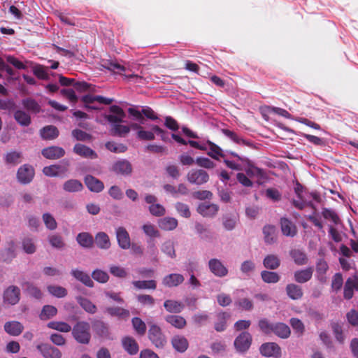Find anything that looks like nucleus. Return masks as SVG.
Here are the masks:
<instances>
[{"label": "nucleus", "mask_w": 358, "mask_h": 358, "mask_svg": "<svg viewBox=\"0 0 358 358\" xmlns=\"http://www.w3.org/2000/svg\"><path fill=\"white\" fill-rule=\"evenodd\" d=\"M171 344L173 348L178 352H185L189 346L187 339L180 335L173 336L171 339Z\"/></svg>", "instance_id": "bb28decb"}, {"label": "nucleus", "mask_w": 358, "mask_h": 358, "mask_svg": "<svg viewBox=\"0 0 358 358\" xmlns=\"http://www.w3.org/2000/svg\"><path fill=\"white\" fill-rule=\"evenodd\" d=\"M22 158V152L15 150L8 152L3 157L4 162L6 164L14 166L21 163Z\"/></svg>", "instance_id": "f704fd0d"}, {"label": "nucleus", "mask_w": 358, "mask_h": 358, "mask_svg": "<svg viewBox=\"0 0 358 358\" xmlns=\"http://www.w3.org/2000/svg\"><path fill=\"white\" fill-rule=\"evenodd\" d=\"M48 241L52 247L57 249H62L65 246L63 238L59 234H52L49 236Z\"/></svg>", "instance_id": "13d9d810"}, {"label": "nucleus", "mask_w": 358, "mask_h": 358, "mask_svg": "<svg viewBox=\"0 0 358 358\" xmlns=\"http://www.w3.org/2000/svg\"><path fill=\"white\" fill-rule=\"evenodd\" d=\"M165 309L171 313H180L184 309V304L182 302L175 300H166L164 303Z\"/></svg>", "instance_id": "58836bf2"}, {"label": "nucleus", "mask_w": 358, "mask_h": 358, "mask_svg": "<svg viewBox=\"0 0 358 358\" xmlns=\"http://www.w3.org/2000/svg\"><path fill=\"white\" fill-rule=\"evenodd\" d=\"M131 324L136 334L140 336H143L145 334L147 329L146 324L140 317H133Z\"/></svg>", "instance_id": "c03bdc74"}, {"label": "nucleus", "mask_w": 358, "mask_h": 358, "mask_svg": "<svg viewBox=\"0 0 358 358\" xmlns=\"http://www.w3.org/2000/svg\"><path fill=\"white\" fill-rule=\"evenodd\" d=\"M289 324L296 334H299V336L303 334L305 326L301 320L292 317L289 320Z\"/></svg>", "instance_id": "680f3d73"}, {"label": "nucleus", "mask_w": 358, "mask_h": 358, "mask_svg": "<svg viewBox=\"0 0 358 358\" xmlns=\"http://www.w3.org/2000/svg\"><path fill=\"white\" fill-rule=\"evenodd\" d=\"M110 114L105 115V119L111 124V126L115 124H120L123 122V119L126 117V114L123 109L117 105H113L109 108Z\"/></svg>", "instance_id": "0eeeda50"}, {"label": "nucleus", "mask_w": 358, "mask_h": 358, "mask_svg": "<svg viewBox=\"0 0 358 358\" xmlns=\"http://www.w3.org/2000/svg\"><path fill=\"white\" fill-rule=\"evenodd\" d=\"M208 173L203 169H193L187 174V181L193 185H202L209 180Z\"/></svg>", "instance_id": "39448f33"}, {"label": "nucleus", "mask_w": 358, "mask_h": 358, "mask_svg": "<svg viewBox=\"0 0 358 358\" xmlns=\"http://www.w3.org/2000/svg\"><path fill=\"white\" fill-rule=\"evenodd\" d=\"M185 278L182 275L179 273H171L166 275L163 278L162 283L166 287H173L182 284Z\"/></svg>", "instance_id": "a878e982"}, {"label": "nucleus", "mask_w": 358, "mask_h": 358, "mask_svg": "<svg viewBox=\"0 0 358 358\" xmlns=\"http://www.w3.org/2000/svg\"><path fill=\"white\" fill-rule=\"evenodd\" d=\"M94 243L100 249L108 250L110 247L109 236L105 232L101 231L97 233L94 239Z\"/></svg>", "instance_id": "473e14b6"}, {"label": "nucleus", "mask_w": 358, "mask_h": 358, "mask_svg": "<svg viewBox=\"0 0 358 358\" xmlns=\"http://www.w3.org/2000/svg\"><path fill=\"white\" fill-rule=\"evenodd\" d=\"M264 241L266 244L271 245L276 242V227L274 225L267 224L263 228Z\"/></svg>", "instance_id": "c85d7f7f"}, {"label": "nucleus", "mask_w": 358, "mask_h": 358, "mask_svg": "<svg viewBox=\"0 0 358 358\" xmlns=\"http://www.w3.org/2000/svg\"><path fill=\"white\" fill-rule=\"evenodd\" d=\"M35 170L34 167L28 164L22 165L17 171V179L21 184H29L34 179Z\"/></svg>", "instance_id": "423d86ee"}, {"label": "nucleus", "mask_w": 358, "mask_h": 358, "mask_svg": "<svg viewBox=\"0 0 358 358\" xmlns=\"http://www.w3.org/2000/svg\"><path fill=\"white\" fill-rule=\"evenodd\" d=\"M206 144L208 145V148L210 150V151L207 152L208 156L217 160H218L220 157H224V155L220 146L210 141H207Z\"/></svg>", "instance_id": "49530a36"}, {"label": "nucleus", "mask_w": 358, "mask_h": 358, "mask_svg": "<svg viewBox=\"0 0 358 358\" xmlns=\"http://www.w3.org/2000/svg\"><path fill=\"white\" fill-rule=\"evenodd\" d=\"M65 150L59 146H50L42 150V155L48 159H58L65 155Z\"/></svg>", "instance_id": "f3484780"}, {"label": "nucleus", "mask_w": 358, "mask_h": 358, "mask_svg": "<svg viewBox=\"0 0 358 358\" xmlns=\"http://www.w3.org/2000/svg\"><path fill=\"white\" fill-rule=\"evenodd\" d=\"M166 322L176 329H182L187 325L186 320L178 315H168L165 317Z\"/></svg>", "instance_id": "72a5a7b5"}, {"label": "nucleus", "mask_w": 358, "mask_h": 358, "mask_svg": "<svg viewBox=\"0 0 358 358\" xmlns=\"http://www.w3.org/2000/svg\"><path fill=\"white\" fill-rule=\"evenodd\" d=\"M322 215L324 219L331 220L335 224H338L340 222V218L338 215L334 210L331 209L326 208H323Z\"/></svg>", "instance_id": "e2e57ef3"}, {"label": "nucleus", "mask_w": 358, "mask_h": 358, "mask_svg": "<svg viewBox=\"0 0 358 358\" xmlns=\"http://www.w3.org/2000/svg\"><path fill=\"white\" fill-rule=\"evenodd\" d=\"M289 255L296 265L303 266L308 262L307 255L300 249H292L289 251Z\"/></svg>", "instance_id": "cd10ccee"}, {"label": "nucleus", "mask_w": 358, "mask_h": 358, "mask_svg": "<svg viewBox=\"0 0 358 358\" xmlns=\"http://www.w3.org/2000/svg\"><path fill=\"white\" fill-rule=\"evenodd\" d=\"M57 313V309L51 305H45L43 307L40 314V318L42 320H47L55 316Z\"/></svg>", "instance_id": "603ef678"}, {"label": "nucleus", "mask_w": 358, "mask_h": 358, "mask_svg": "<svg viewBox=\"0 0 358 358\" xmlns=\"http://www.w3.org/2000/svg\"><path fill=\"white\" fill-rule=\"evenodd\" d=\"M229 315L226 312H220L217 314V322L215 323V329L218 332L224 331L227 328V320Z\"/></svg>", "instance_id": "37998d69"}, {"label": "nucleus", "mask_w": 358, "mask_h": 358, "mask_svg": "<svg viewBox=\"0 0 358 358\" xmlns=\"http://www.w3.org/2000/svg\"><path fill=\"white\" fill-rule=\"evenodd\" d=\"M313 273V267L297 270L294 273V279L297 283L303 284L309 281Z\"/></svg>", "instance_id": "412c9836"}, {"label": "nucleus", "mask_w": 358, "mask_h": 358, "mask_svg": "<svg viewBox=\"0 0 358 358\" xmlns=\"http://www.w3.org/2000/svg\"><path fill=\"white\" fill-rule=\"evenodd\" d=\"M47 289L51 295L57 298H64L68 294L66 288L59 285H48Z\"/></svg>", "instance_id": "864d4df0"}, {"label": "nucleus", "mask_w": 358, "mask_h": 358, "mask_svg": "<svg viewBox=\"0 0 358 358\" xmlns=\"http://www.w3.org/2000/svg\"><path fill=\"white\" fill-rule=\"evenodd\" d=\"M148 338L157 348H163L166 344V338L162 333L161 328L157 324H152L148 329Z\"/></svg>", "instance_id": "20e7f679"}, {"label": "nucleus", "mask_w": 358, "mask_h": 358, "mask_svg": "<svg viewBox=\"0 0 358 358\" xmlns=\"http://www.w3.org/2000/svg\"><path fill=\"white\" fill-rule=\"evenodd\" d=\"M272 333L280 338L286 339L289 337L291 334L290 328L288 325L283 322L274 323Z\"/></svg>", "instance_id": "393cba45"}, {"label": "nucleus", "mask_w": 358, "mask_h": 358, "mask_svg": "<svg viewBox=\"0 0 358 358\" xmlns=\"http://www.w3.org/2000/svg\"><path fill=\"white\" fill-rule=\"evenodd\" d=\"M260 354L266 357L279 358L281 357V348L274 342L263 343L259 348Z\"/></svg>", "instance_id": "6e6552de"}, {"label": "nucleus", "mask_w": 358, "mask_h": 358, "mask_svg": "<svg viewBox=\"0 0 358 358\" xmlns=\"http://www.w3.org/2000/svg\"><path fill=\"white\" fill-rule=\"evenodd\" d=\"M71 134L76 140L80 141H90L92 138L91 134L79 129H73Z\"/></svg>", "instance_id": "052dcab7"}, {"label": "nucleus", "mask_w": 358, "mask_h": 358, "mask_svg": "<svg viewBox=\"0 0 358 358\" xmlns=\"http://www.w3.org/2000/svg\"><path fill=\"white\" fill-rule=\"evenodd\" d=\"M84 182L87 187L93 192H101L104 188L103 182L91 175L86 176Z\"/></svg>", "instance_id": "aec40b11"}, {"label": "nucleus", "mask_w": 358, "mask_h": 358, "mask_svg": "<svg viewBox=\"0 0 358 358\" xmlns=\"http://www.w3.org/2000/svg\"><path fill=\"white\" fill-rule=\"evenodd\" d=\"M316 278L321 283H325L327 280V273L329 270V265L323 258L317 259L315 265Z\"/></svg>", "instance_id": "dca6fc26"}, {"label": "nucleus", "mask_w": 358, "mask_h": 358, "mask_svg": "<svg viewBox=\"0 0 358 358\" xmlns=\"http://www.w3.org/2000/svg\"><path fill=\"white\" fill-rule=\"evenodd\" d=\"M122 345L124 350L131 355H136L139 350L138 344L131 336H127L122 338Z\"/></svg>", "instance_id": "6ab92c4d"}, {"label": "nucleus", "mask_w": 358, "mask_h": 358, "mask_svg": "<svg viewBox=\"0 0 358 358\" xmlns=\"http://www.w3.org/2000/svg\"><path fill=\"white\" fill-rule=\"evenodd\" d=\"M76 301L87 313L92 315L96 313L97 308L96 305L94 304L90 299L79 296L76 297Z\"/></svg>", "instance_id": "e433bc0d"}, {"label": "nucleus", "mask_w": 358, "mask_h": 358, "mask_svg": "<svg viewBox=\"0 0 358 358\" xmlns=\"http://www.w3.org/2000/svg\"><path fill=\"white\" fill-rule=\"evenodd\" d=\"M264 266L269 270H275L280 265V259L275 255H268L263 260Z\"/></svg>", "instance_id": "4c0bfd02"}, {"label": "nucleus", "mask_w": 358, "mask_h": 358, "mask_svg": "<svg viewBox=\"0 0 358 358\" xmlns=\"http://www.w3.org/2000/svg\"><path fill=\"white\" fill-rule=\"evenodd\" d=\"M285 291L288 297L292 300L301 299L303 296L301 287L294 283L287 284L285 287Z\"/></svg>", "instance_id": "b1692460"}, {"label": "nucleus", "mask_w": 358, "mask_h": 358, "mask_svg": "<svg viewBox=\"0 0 358 358\" xmlns=\"http://www.w3.org/2000/svg\"><path fill=\"white\" fill-rule=\"evenodd\" d=\"M73 151L75 154L83 158L94 159L98 157V155L94 150L81 143H76L73 148Z\"/></svg>", "instance_id": "4468645a"}, {"label": "nucleus", "mask_w": 358, "mask_h": 358, "mask_svg": "<svg viewBox=\"0 0 358 358\" xmlns=\"http://www.w3.org/2000/svg\"><path fill=\"white\" fill-rule=\"evenodd\" d=\"M134 286L138 289H155L157 287V282L154 280H136L133 281Z\"/></svg>", "instance_id": "5fc2aeb1"}, {"label": "nucleus", "mask_w": 358, "mask_h": 358, "mask_svg": "<svg viewBox=\"0 0 358 358\" xmlns=\"http://www.w3.org/2000/svg\"><path fill=\"white\" fill-rule=\"evenodd\" d=\"M115 234L119 247L123 250L130 248L131 239L127 229L123 227H119L116 229Z\"/></svg>", "instance_id": "9b49d317"}, {"label": "nucleus", "mask_w": 358, "mask_h": 358, "mask_svg": "<svg viewBox=\"0 0 358 358\" xmlns=\"http://www.w3.org/2000/svg\"><path fill=\"white\" fill-rule=\"evenodd\" d=\"M159 227L164 231H171L178 226V220L176 218L166 217L158 220Z\"/></svg>", "instance_id": "c9c22d12"}, {"label": "nucleus", "mask_w": 358, "mask_h": 358, "mask_svg": "<svg viewBox=\"0 0 358 358\" xmlns=\"http://www.w3.org/2000/svg\"><path fill=\"white\" fill-rule=\"evenodd\" d=\"M48 327L60 332L68 333L72 328L70 324L64 322L52 321L48 324Z\"/></svg>", "instance_id": "8fccbe9b"}, {"label": "nucleus", "mask_w": 358, "mask_h": 358, "mask_svg": "<svg viewBox=\"0 0 358 358\" xmlns=\"http://www.w3.org/2000/svg\"><path fill=\"white\" fill-rule=\"evenodd\" d=\"M130 131V127L127 125L115 124L112 125L110 133L113 136H124Z\"/></svg>", "instance_id": "6e6d98bb"}, {"label": "nucleus", "mask_w": 358, "mask_h": 358, "mask_svg": "<svg viewBox=\"0 0 358 358\" xmlns=\"http://www.w3.org/2000/svg\"><path fill=\"white\" fill-rule=\"evenodd\" d=\"M71 334L77 343L88 345L92 338L90 323L86 321L77 322L71 329Z\"/></svg>", "instance_id": "f257e3e1"}, {"label": "nucleus", "mask_w": 358, "mask_h": 358, "mask_svg": "<svg viewBox=\"0 0 358 358\" xmlns=\"http://www.w3.org/2000/svg\"><path fill=\"white\" fill-rule=\"evenodd\" d=\"M40 136L42 139L50 141L57 138L59 135L58 129L54 125H48L40 129Z\"/></svg>", "instance_id": "5701e85b"}, {"label": "nucleus", "mask_w": 358, "mask_h": 358, "mask_svg": "<svg viewBox=\"0 0 358 358\" xmlns=\"http://www.w3.org/2000/svg\"><path fill=\"white\" fill-rule=\"evenodd\" d=\"M261 278L266 283H277L280 279L278 273L266 270L261 272Z\"/></svg>", "instance_id": "09e8293b"}, {"label": "nucleus", "mask_w": 358, "mask_h": 358, "mask_svg": "<svg viewBox=\"0 0 358 358\" xmlns=\"http://www.w3.org/2000/svg\"><path fill=\"white\" fill-rule=\"evenodd\" d=\"M331 327L336 341L340 343H343L345 336L343 335L342 325L338 322H333Z\"/></svg>", "instance_id": "4d7b16f0"}, {"label": "nucleus", "mask_w": 358, "mask_h": 358, "mask_svg": "<svg viewBox=\"0 0 358 358\" xmlns=\"http://www.w3.org/2000/svg\"><path fill=\"white\" fill-rule=\"evenodd\" d=\"M273 324L274 323H271L266 318L260 319L258 322L259 329L267 335L272 333Z\"/></svg>", "instance_id": "338daca9"}, {"label": "nucleus", "mask_w": 358, "mask_h": 358, "mask_svg": "<svg viewBox=\"0 0 358 358\" xmlns=\"http://www.w3.org/2000/svg\"><path fill=\"white\" fill-rule=\"evenodd\" d=\"M2 299L4 304L15 306L20 301L21 290L16 285H9L3 290Z\"/></svg>", "instance_id": "7ed1b4c3"}, {"label": "nucleus", "mask_w": 358, "mask_h": 358, "mask_svg": "<svg viewBox=\"0 0 358 358\" xmlns=\"http://www.w3.org/2000/svg\"><path fill=\"white\" fill-rule=\"evenodd\" d=\"M237 218L234 215H224L222 218V224L227 231L233 230L236 224Z\"/></svg>", "instance_id": "69168bd1"}, {"label": "nucleus", "mask_w": 358, "mask_h": 358, "mask_svg": "<svg viewBox=\"0 0 358 358\" xmlns=\"http://www.w3.org/2000/svg\"><path fill=\"white\" fill-rule=\"evenodd\" d=\"M142 229L143 232L149 237L158 238L160 236L159 231L154 224H145L143 225Z\"/></svg>", "instance_id": "774afa93"}, {"label": "nucleus", "mask_w": 358, "mask_h": 358, "mask_svg": "<svg viewBox=\"0 0 358 358\" xmlns=\"http://www.w3.org/2000/svg\"><path fill=\"white\" fill-rule=\"evenodd\" d=\"M37 349L44 358H61L62 356V352L58 348L49 344L38 345Z\"/></svg>", "instance_id": "2eb2a0df"}, {"label": "nucleus", "mask_w": 358, "mask_h": 358, "mask_svg": "<svg viewBox=\"0 0 358 358\" xmlns=\"http://www.w3.org/2000/svg\"><path fill=\"white\" fill-rule=\"evenodd\" d=\"M3 329L8 334L17 336L23 331L24 327L20 322L9 321L4 324Z\"/></svg>", "instance_id": "4be33fe9"}, {"label": "nucleus", "mask_w": 358, "mask_h": 358, "mask_svg": "<svg viewBox=\"0 0 358 358\" xmlns=\"http://www.w3.org/2000/svg\"><path fill=\"white\" fill-rule=\"evenodd\" d=\"M208 264L210 271L215 276L223 278L228 275V268L220 259L216 258L210 259Z\"/></svg>", "instance_id": "1a4fd4ad"}, {"label": "nucleus", "mask_w": 358, "mask_h": 358, "mask_svg": "<svg viewBox=\"0 0 358 358\" xmlns=\"http://www.w3.org/2000/svg\"><path fill=\"white\" fill-rule=\"evenodd\" d=\"M354 290L358 291V276L353 275L349 277L345 284L343 288V297L346 300L351 299L354 296Z\"/></svg>", "instance_id": "9d476101"}, {"label": "nucleus", "mask_w": 358, "mask_h": 358, "mask_svg": "<svg viewBox=\"0 0 358 358\" xmlns=\"http://www.w3.org/2000/svg\"><path fill=\"white\" fill-rule=\"evenodd\" d=\"M93 327L96 334L101 337L109 336V329L107 324L101 320H96L93 323Z\"/></svg>", "instance_id": "3c124183"}, {"label": "nucleus", "mask_w": 358, "mask_h": 358, "mask_svg": "<svg viewBox=\"0 0 358 358\" xmlns=\"http://www.w3.org/2000/svg\"><path fill=\"white\" fill-rule=\"evenodd\" d=\"M282 234L285 236L294 237L297 234V228L295 224L289 219L282 217L280 220Z\"/></svg>", "instance_id": "f8f14e48"}, {"label": "nucleus", "mask_w": 358, "mask_h": 358, "mask_svg": "<svg viewBox=\"0 0 358 358\" xmlns=\"http://www.w3.org/2000/svg\"><path fill=\"white\" fill-rule=\"evenodd\" d=\"M106 148L110 152L115 153H122L127 150V147L122 143L117 144L113 141H109L106 143Z\"/></svg>", "instance_id": "0e129e2a"}, {"label": "nucleus", "mask_w": 358, "mask_h": 358, "mask_svg": "<svg viewBox=\"0 0 358 358\" xmlns=\"http://www.w3.org/2000/svg\"><path fill=\"white\" fill-rule=\"evenodd\" d=\"M14 119L15 121L23 127H27L31 124L30 115L21 110H17L14 113Z\"/></svg>", "instance_id": "79ce46f5"}, {"label": "nucleus", "mask_w": 358, "mask_h": 358, "mask_svg": "<svg viewBox=\"0 0 358 358\" xmlns=\"http://www.w3.org/2000/svg\"><path fill=\"white\" fill-rule=\"evenodd\" d=\"M112 170L117 174L128 176L131 173L132 166L129 161L122 159L114 163Z\"/></svg>", "instance_id": "a211bd4d"}, {"label": "nucleus", "mask_w": 358, "mask_h": 358, "mask_svg": "<svg viewBox=\"0 0 358 358\" xmlns=\"http://www.w3.org/2000/svg\"><path fill=\"white\" fill-rule=\"evenodd\" d=\"M22 103L25 109L33 113L37 114L41 111L40 105L34 99H24L22 100Z\"/></svg>", "instance_id": "de8ad7c7"}, {"label": "nucleus", "mask_w": 358, "mask_h": 358, "mask_svg": "<svg viewBox=\"0 0 358 358\" xmlns=\"http://www.w3.org/2000/svg\"><path fill=\"white\" fill-rule=\"evenodd\" d=\"M106 310L111 316H116L125 320L130 315L127 309L121 307H108Z\"/></svg>", "instance_id": "a18cd8bd"}, {"label": "nucleus", "mask_w": 358, "mask_h": 358, "mask_svg": "<svg viewBox=\"0 0 358 358\" xmlns=\"http://www.w3.org/2000/svg\"><path fill=\"white\" fill-rule=\"evenodd\" d=\"M82 101L85 103V105H90L93 103L94 101H97L105 105H110L113 102L114 100L113 99L106 98L99 95L94 96L87 94L82 97Z\"/></svg>", "instance_id": "7c9ffc66"}, {"label": "nucleus", "mask_w": 358, "mask_h": 358, "mask_svg": "<svg viewBox=\"0 0 358 358\" xmlns=\"http://www.w3.org/2000/svg\"><path fill=\"white\" fill-rule=\"evenodd\" d=\"M219 211V206L215 203L204 202L200 203L197 207V212L203 217H213Z\"/></svg>", "instance_id": "ddd939ff"}, {"label": "nucleus", "mask_w": 358, "mask_h": 358, "mask_svg": "<svg viewBox=\"0 0 358 358\" xmlns=\"http://www.w3.org/2000/svg\"><path fill=\"white\" fill-rule=\"evenodd\" d=\"M63 189L68 192H80L83 189V185L78 180L71 179L64 183Z\"/></svg>", "instance_id": "a19ab883"}, {"label": "nucleus", "mask_w": 358, "mask_h": 358, "mask_svg": "<svg viewBox=\"0 0 358 358\" xmlns=\"http://www.w3.org/2000/svg\"><path fill=\"white\" fill-rule=\"evenodd\" d=\"M67 169L62 168L60 165H50L45 166L43 169L44 175L48 177H55L59 176L60 173H64Z\"/></svg>", "instance_id": "ea45409f"}, {"label": "nucleus", "mask_w": 358, "mask_h": 358, "mask_svg": "<svg viewBox=\"0 0 358 358\" xmlns=\"http://www.w3.org/2000/svg\"><path fill=\"white\" fill-rule=\"evenodd\" d=\"M252 342V336L248 331H243L236 336L234 341V346L238 353H246Z\"/></svg>", "instance_id": "f03ea898"}, {"label": "nucleus", "mask_w": 358, "mask_h": 358, "mask_svg": "<svg viewBox=\"0 0 358 358\" xmlns=\"http://www.w3.org/2000/svg\"><path fill=\"white\" fill-rule=\"evenodd\" d=\"M246 174L248 176H257L259 178L264 177V171L263 169L254 166L250 162V164H248V168L245 169Z\"/></svg>", "instance_id": "bf43d9fd"}, {"label": "nucleus", "mask_w": 358, "mask_h": 358, "mask_svg": "<svg viewBox=\"0 0 358 358\" xmlns=\"http://www.w3.org/2000/svg\"><path fill=\"white\" fill-rule=\"evenodd\" d=\"M78 243L83 248H91L94 245V238L88 232L79 233L76 236Z\"/></svg>", "instance_id": "2f4dec72"}, {"label": "nucleus", "mask_w": 358, "mask_h": 358, "mask_svg": "<svg viewBox=\"0 0 358 358\" xmlns=\"http://www.w3.org/2000/svg\"><path fill=\"white\" fill-rule=\"evenodd\" d=\"M71 274L78 281L81 282L83 285L88 287H94V282L90 276L83 271L78 269H73Z\"/></svg>", "instance_id": "c756f323"}]
</instances>
